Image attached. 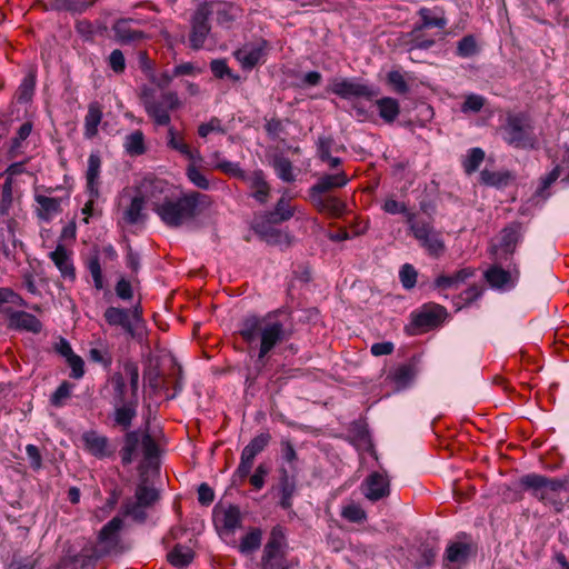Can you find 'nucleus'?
I'll use <instances>...</instances> for the list:
<instances>
[{"instance_id":"nucleus-19","label":"nucleus","mask_w":569,"mask_h":569,"mask_svg":"<svg viewBox=\"0 0 569 569\" xmlns=\"http://www.w3.org/2000/svg\"><path fill=\"white\" fill-rule=\"evenodd\" d=\"M133 19H119L112 27L116 40L121 44H129L146 38V33L141 30L132 29Z\"/></svg>"},{"instance_id":"nucleus-41","label":"nucleus","mask_w":569,"mask_h":569,"mask_svg":"<svg viewBox=\"0 0 569 569\" xmlns=\"http://www.w3.org/2000/svg\"><path fill=\"white\" fill-rule=\"evenodd\" d=\"M139 443L140 439L137 432L132 431L126 435L124 446L121 450V459L123 465H129L132 461Z\"/></svg>"},{"instance_id":"nucleus-17","label":"nucleus","mask_w":569,"mask_h":569,"mask_svg":"<svg viewBox=\"0 0 569 569\" xmlns=\"http://www.w3.org/2000/svg\"><path fill=\"white\" fill-rule=\"evenodd\" d=\"M475 273L476 269L467 267L452 274H440L435 279L433 288L439 292L448 289H457L461 283H465L469 278H472Z\"/></svg>"},{"instance_id":"nucleus-40","label":"nucleus","mask_w":569,"mask_h":569,"mask_svg":"<svg viewBox=\"0 0 569 569\" xmlns=\"http://www.w3.org/2000/svg\"><path fill=\"white\" fill-rule=\"evenodd\" d=\"M483 289L481 287L472 284L455 298L453 305L458 310H460L465 306H468L480 298Z\"/></svg>"},{"instance_id":"nucleus-7","label":"nucleus","mask_w":569,"mask_h":569,"mask_svg":"<svg viewBox=\"0 0 569 569\" xmlns=\"http://www.w3.org/2000/svg\"><path fill=\"white\" fill-rule=\"evenodd\" d=\"M212 14L211 6L208 2L200 3L191 18V31L189 34V46L193 50L203 47L210 30V17Z\"/></svg>"},{"instance_id":"nucleus-27","label":"nucleus","mask_w":569,"mask_h":569,"mask_svg":"<svg viewBox=\"0 0 569 569\" xmlns=\"http://www.w3.org/2000/svg\"><path fill=\"white\" fill-rule=\"evenodd\" d=\"M416 369L411 363H402L388 373V379L396 385L398 389L406 388L415 378Z\"/></svg>"},{"instance_id":"nucleus-54","label":"nucleus","mask_w":569,"mask_h":569,"mask_svg":"<svg viewBox=\"0 0 569 569\" xmlns=\"http://www.w3.org/2000/svg\"><path fill=\"white\" fill-rule=\"evenodd\" d=\"M256 457L243 451L241 452L240 462L236 469L234 476L240 479H246L253 467Z\"/></svg>"},{"instance_id":"nucleus-15","label":"nucleus","mask_w":569,"mask_h":569,"mask_svg":"<svg viewBox=\"0 0 569 569\" xmlns=\"http://www.w3.org/2000/svg\"><path fill=\"white\" fill-rule=\"evenodd\" d=\"M446 308L440 305L425 306L412 319V325L418 329H429L438 326L446 318Z\"/></svg>"},{"instance_id":"nucleus-16","label":"nucleus","mask_w":569,"mask_h":569,"mask_svg":"<svg viewBox=\"0 0 569 569\" xmlns=\"http://www.w3.org/2000/svg\"><path fill=\"white\" fill-rule=\"evenodd\" d=\"M34 200L37 202L36 213L39 220L49 222L58 217L62 211L61 198L47 197L36 193Z\"/></svg>"},{"instance_id":"nucleus-2","label":"nucleus","mask_w":569,"mask_h":569,"mask_svg":"<svg viewBox=\"0 0 569 569\" xmlns=\"http://www.w3.org/2000/svg\"><path fill=\"white\" fill-rule=\"evenodd\" d=\"M296 213H300V208L291 204L290 197L284 191L272 211L253 219L252 230L267 246H291L288 233L278 229L274 224L290 220Z\"/></svg>"},{"instance_id":"nucleus-39","label":"nucleus","mask_w":569,"mask_h":569,"mask_svg":"<svg viewBox=\"0 0 569 569\" xmlns=\"http://www.w3.org/2000/svg\"><path fill=\"white\" fill-rule=\"evenodd\" d=\"M262 531L259 528H252L244 535L240 541L239 550L242 553H250L257 550L261 545Z\"/></svg>"},{"instance_id":"nucleus-38","label":"nucleus","mask_w":569,"mask_h":569,"mask_svg":"<svg viewBox=\"0 0 569 569\" xmlns=\"http://www.w3.org/2000/svg\"><path fill=\"white\" fill-rule=\"evenodd\" d=\"M122 528V520L119 517H114L109 522H107L99 533L100 542L107 545H113L117 542L119 531Z\"/></svg>"},{"instance_id":"nucleus-23","label":"nucleus","mask_w":569,"mask_h":569,"mask_svg":"<svg viewBox=\"0 0 569 569\" xmlns=\"http://www.w3.org/2000/svg\"><path fill=\"white\" fill-rule=\"evenodd\" d=\"M86 449L98 458L108 457L111 452L108 446V439L94 431H88L82 437Z\"/></svg>"},{"instance_id":"nucleus-52","label":"nucleus","mask_w":569,"mask_h":569,"mask_svg":"<svg viewBox=\"0 0 569 569\" xmlns=\"http://www.w3.org/2000/svg\"><path fill=\"white\" fill-rule=\"evenodd\" d=\"M478 52V46L473 36L463 37L457 46V56L461 58H469Z\"/></svg>"},{"instance_id":"nucleus-50","label":"nucleus","mask_w":569,"mask_h":569,"mask_svg":"<svg viewBox=\"0 0 569 569\" xmlns=\"http://www.w3.org/2000/svg\"><path fill=\"white\" fill-rule=\"evenodd\" d=\"M341 517L350 522L361 523L367 519V513L359 505L351 502L342 508Z\"/></svg>"},{"instance_id":"nucleus-20","label":"nucleus","mask_w":569,"mask_h":569,"mask_svg":"<svg viewBox=\"0 0 569 569\" xmlns=\"http://www.w3.org/2000/svg\"><path fill=\"white\" fill-rule=\"evenodd\" d=\"M101 158L98 152H91L86 171L87 192L92 198L99 197Z\"/></svg>"},{"instance_id":"nucleus-61","label":"nucleus","mask_w":569,"mask_h":569,"mask_svg":"<svg viewBox=\"0 0 569 569\" xmlns=\"http://www.w3.org/2000/svg\"><path fill=\"white\" fill-rule=\"evenodd\" d=\"M88 269L93 279L96 289H98V290L103 289L104 283H103L102 270H101V266H100L98 258L94 257L89 260Z\"/></svg>"},{"instance_id":"nucleus-1","label":"nucleus","mask_w":569,"mask_h":569,"mask_svg":"<svg viewBox=\"0 0 569 569\" xmlns=\"http://www.w3.org/2000/svg\"><path fill=\"white\" fill-rule=\"evenodd\" d=\"M239 335L247 343L259 340L258 358L261 360L276 346L289 340L292 336V330L287 326L283 312L276 310L262 317L253 316L244 319Z\"/></svg>"},{"instance_id":"nucleus-62","label":"nucleus","mask_w":569,"mask_h":569,"mask_svg":"<svg viewBox=\"0 0 569 569\" xmlns=\"http://www.w3.org/2000/svg\"><path fill=\"white\" fill-rule=\"evenodd\" d=\"M68 366L71 368L70 377L73 379H81L84 376V361L78 355H72L66 359Z\"/></svg>"},{"instance_id":"nucleus-33","label":"nucleus","mask_w":569,"mask_h":569,"mask_svg":"<svg viewBox=\"0 0 569 569\" xmlns=\"http://www.w3.org/2000/svg\"><path fill=\"white\" fill-rule=\"evenodd\" d=\"M217 519L228 531H233L237 528H240L242 521L240 509L237 506H229L223 509L217 515Z\"/></svg>"},{"instance_id":"nucleus-46","label":"nucleus","mask_w":569,"mask_h":569,"mask_svg":"<svg viewBox=\"0 0 569 569\" xmlns=\"http://www.w3.org/2000/svg\"><path fill=\"white\" fill-rule=\"evenodd\" d=\"M485 159V152L480 148H472L468 151L463 160L465 171L470 174L478 170Z\"/></svg>"},{"instance_id":"nucleus-12","label":"nucleus","mask_w":569,"mask_h":569,"mask_svg":"<svg viewBox=\"0 0 569 569\" xmlns=\"http://www.w3.org/2000/svg\"><path fill=\"white\" fill-rule=\"evenodd\" d=\"M133 319H140L141 311L138 307L130 311L128 309L108 307L103 313L106 322L111 327H121L131 337L134 336V329L131 321Z\"/></svg>"},{"instance_id":"nucleus-51","label":"nucleus","mask_w":569,"mask_h":569,"mask_svg":"<svg viewBox=\"0 0 569 569\" xmlns=\"http://www.w3.org/2000/svg\"><path fill=\"white\" fill-rule=\"evenodd\" d=\"M210 70L216 78L222 79L224 77L231 78L233 81H239L240 77L234 74L228 67L224 59H213L210 62Z\"/></svg>"},{"instance_id":"nucleus-63","label":"nucleus","mask_w":569,"mask_h":569,"mask_svg":"<svg viewBox=\"0 0 569 569\" xmlns=\"http://www.w3.org/2000/svg\"><path fill=\"white\" fill-rule=\"evenodd\" d=\"M388 83L397 93H407L409 90L405 77L399 71H390L388 73Z\"/></svg>"},{"instance_id":"nucleus-53","label":"nucleus","mask_w":569,"mask_h":569,"mask_svg":"<svg viewBox=\"0 0 569 569\" xmlns=\"http://www.w3.org/2000/svg\"><path fill=\"white\" fill-rule=\"evenodd\" d=\"M508 174L490 171V170H482L480 173L481 182L487 186H493V187H501L507 183L508 181Z\"/></svg>"},{"instance_id":"nucleus-11","label":"nucleus","mask_w":569,"mask_h":569,"mask_svg":"<svg viewBox=\"0 0 569 569\" xmlns=\"http://www.w3.org/2000/svg\"><path fill=\"white\" fill-rule=\"evenodd\" d=\"M483 277L492 289L507 291L512 289L518 282L519 270L517 268L506 270L495 264L483 272Z\"/></svg>"},{"instance_id":"nucleus-28","label":"nucleus","mask_w":569,"mask_h":569,"mask_svg":"<svg viewBox=\"0 0 569 569\" xmlns=\"http://www.w3.org/2000/svg\"><path fill=\"white\" fill-rule=\"evenodd\" d=\"M102 119V109L98 102H91L84 117V137L92 139L98 133V127Z\"/></svg>"},{"instance_id":"nucleus-25","label":"nucleus","mask_w":569,"mask_h":569,"mask_svg":"<svg viewBox=\"0 0 569 569\" xmlns=\"http://www.w3.org/2000/svg\"><path fill=\"white\" fill-rule=\"evenodd\" d=\"M310 198L318 210L321 212H327L332 216H340L345 211V203L336 197L310 194Z\"/></svg>"},{"instance_id":"nucleus-44","label":"nucleus","mask_w":569,"mask_h":569,"mask_svg":"<svg viewBox=\"0 0 569 569\" xmlns=\"http://www.w3.org/2000/svg\"><path fill=\"white\" fill-rule=\"evenodd\" d=\"M167 127V147L173 151L179 152L180 154L187 151L186 148L188 143L184 141L183 134L170 124Z\"/></svg>"},{"instance_id":"nucleus-3","label":"nucleus","mask_w":569,"mask_h":569,"mask_svg":"<svg viewBox=\"0 0 569 569\" xmlns=\"http://www.w3.org/2000/svg\"><path fill=\"white\" fill-rule=\"evenodd\" d=\"M207 196L192 191L177 199H166L156 207L160 219L170 227H179L194 219Z\"/></svg>"},{"instance_id":"nucleus-31","label":"nucleus","mask_w":569,"mask_h":569,"mask_svg":"<svg viewBox=\"0 0 569 569\" xmlns=\"http://www.w3.org/2000/svg\"><path fill=\"white\" fill-rule=\"evenodd\" d=\"M193 558L194 552L192 549L181 545L174 546L173 549L167 555L169 563L177 568L187 567L192 562Z\"/></svg>"},{"instance_id":"nucleus-22","label":"nucleus","mask_w":569,"mask_h":569,"mask_svg":"<svg viewBox=\"0 0 569 569\" xmlns=\"http://www.w3.org/2000/svg\"><path fill=\"white\" fill-rule=\"evenodd\" d=\"M10 327L19 330H26L32 333H39L42 329L40 320L26 311H16L10 316Z\"/></svg>"},{"instance_id":"nucleus-47","label":"nucleus","mask_w":569,"mask_h":569,"mask_svg":"<svg viewBox=\"0 0 569 569\" xmlns=\"http://www.w3.org/2000/svg\"><path fill=\"white\" fill-rule=\"evenodd\" d=\"M271 440V435L269 432H261L242 449L243 451L257 457L260 452H262L266 447L269 445Z\"/></svg>"},{"instance_id":"nucleus-13","label":"nucleus","mask_w":569,"mask_h":569,"mask_svg":"<svg viewBox=\"0 0 569 569\" xmlns=\"http://www.w3.org/2000/svg\"><path fill=\"white\" fill-rule=\"evenodd\" d=\"M284 545V535L280 527L271 530L268 542L264 546L261 565L263 569H273V561L282 558V548Z\"/></svg>"},{"instance_id":"nucleus-37","label":"nucleus","mask_w":569,"mask_h":569,"mask_svg":"<svg viewBox=\"0 0 569 569\" xmlns=\"http://www.w3.org/2000/svg\"><path fill=\"white\" fill-rule=\"evenodd\" d=\"M408 38L409 40L407 41V44L409 46V51L415 49L428 50L435 44V40L426 37L423 34V29L418 26L408 33Z\"/></svg>"},{"instance_id":"nucleus-43","label":"nucleus","mask_w":569,"mask_h":569,"mask_svg":"<svg viewBox=\"0 0 569 569\" xmlns=\"http://www.w3.org/2000/svg\"><path fill=\"white\" fill-rule=\"evenodd\" d=\"M74 385L69 381H63L56 389L50 398V403L53 407L60 408L63 407L67 400L71 397Z\"/></svg>"},{"instance_id":"nucleus-14","label":"nucleus","mask_w":569,"mask_h":569,"mask_svg":"<svg viewBox=\"0 0 569 569\" xmlns=\"http://www.w3.org/2000/svg\"><path fill=\"white\" fill-rule=\"evenodd\" d=\"M389 486L390 482L386 475L372 472L367 477L362 485L363 495L370 501H378L389 496Z\"/></svg>"},{"instance_id":"nucleus-58","label":"nucleus","mask_w":569,"mask_h":569,"mask_svg":"<svg viewBox=\"0 0 569 569\" xmlns=\"http://www.w3.org/2000/svg\"><path fill=\"white\" fill-rule=\"evenodd\" d=\"M485 101L486 100L482 96L475 93L468 94L461 106V111L463 113L479 112L485 106Z\"/></svg>"},{"instance_id":"nucleus-60","label":"nucleus","mask_w":569,"mask_h":569,"mask_svg":"<svg viewBox=\"0 0 569 569\" xmlns=\"http://www.w3.org/2000/svg\"><path fill=\"white\" fill-rule=\"evenodd\" d=\"M417 271L411 264L402 266L400 270V281L406 289H411L417 282Z\"/></svg>"},{"instance_id":"nucleus-6","label":"nucleus","mask_w":569,"mask_h":569,"mask_svg":"<svg viewBox=\"0 0 569 569\" xmlns=\"http://www.w3.org/2000/svg\"><path fill=\"white\" fill-rule=\"evenodd\" d=\"M142 103L147 114L157 126H169L170 112L179 109L182 104L177 92L166 91L157 98L151 89L143 90Z\"/></svg>"},{"instance_id":"nucleus-21","label":"nucleus","mask_w":569,"mask_h":569,"mask_svg":"<svg viewBox=\"0 0 569 569\" xmlns=\"http://www.w3.org/2000/svg\"><path fill=\"white\" fill-rule=\"evenodd\" d=\"M249 187L253 190L252 197L261 204L268 201L270 194V186L267 182L264 174L261 170H256L247 174L243 179Z\"/></svg>"},{"instance_id":"nucleus-4","label":"nucleus","mask_w":569,"mask_h":569,"mask_svg":"<svg viewBox=\"0 0 569 569\" xmlns=\"http://www.w3.org/2000/svg\"><path fill=\"white\" fill-rule=\"evenodd\" d=\"M505 142L519 149H538L531 120L523 113L508 114L500 128Z\"/></svg>"},{"instance_id":"nucleus-9","label":"nucleus","mask_w":569,"mask_h":569,"mask_svg":"<svg viewBox=\"0 0 569 569\" xmlns=\"http://www.w3.org/2000/svg\"><path fill=\"white\" fill-rule=\"evenodd\" d=\"M146 199L141 192L133 196L129 191H124L119 200L120 221L126 226L138 224L144 219Z\"/></svg>"},{"instance_id":"nucleus-42","label":"nucleus","mask_w":569,"mask_h":569,"mask_svg":"<svg viewBox=\"0 0 569 569\" xmlns=\"http://www.w3.org/2000/svg\"><path fill=\"white\" fill-rule=\"evenodd\" d=\"M421 23L417 24L418 27H421V29L426 28H439L443 29L447 26V19L442 16H435L432 14L431 10L427 8H422L419 11Z\"/></svg>"},{"instance_id":"nucleus-30","label":"nucleus","mask_w":569,"mask_h":569,"mask_svg":"<svg viewBox=\"0 0 569 569\" xmlns=\"http://www.w3.org/2000/svg\"><path fill=\"white\" fill-rule=\"evenodd\" d=\"M280 472V506L283 509H289L292 506V498L296 492V482L289 477L286 469H281Z\"/></svg>"},{"instance_id":"nucleus-5","label":"nucleus","mask_w":569,"mask_h":569,"mask_svg":"<svg viewBox=\"0 0 569 569\" xmlns=\"http://www.w3.org/2000/svg\"><path fill=\"white\" fill-rule=\"evenodd\" d=\"M566 481L557 478H548L538 473H528L520 479V485L532 497L545 505L553 506L560 510V493L566 489Z\"/></svg>"},{"instance_id":"nucleus-32","label":"nucleus","mask_w":569,"mask_h":569,"mask_svg":"<svg viewBox=\"0 0 569 569\" xmlns=\"http://www.w3.org/2000/svg\"><path fill=\"white\" fill-rule=\"evenodd\" d=\"M50 258L60 270L63 278L74 279L76 272L70 251H50Z\"/></svg>"},{"instance_id":"nucleus-36","label":"nucleus","mask_w":569,"mask_h":569,"mask_svg":"<svg viewBox=\"0 0 569 569\" xmlns=\"http://www.w3.org/2000/svg\"><path fill=\"white\" fill-rule=\"evenodd\" d=\"M408 223L415 237L421 241V246H428L432 238V228L425 221H419L415 214L408 213Z\"/></svg>"},{"instance_id":"nucleus-34","label":"nucleus","mask_w":569,"mask_h":569,"mask_svg":"<svg viewBox=\"0 0 569 569\" xmlns=\"http://www.w3.org/2000/svg\"><path fill=\"white\" fill-rule=\"evenodd\" d=\"M376 106L379 111V116L386 122H392L400 113V106L398 101L393 98H381L376 101Z\"/></svg>"},{"instance_id":"nucleus-49","label":"nucleus","mask_w":569,"mask_h":569,"mask_svg":"<svg viewBox=\"0 0 569 569\" xmlns=\"http://www.w3.org/2000/svg\"><path fill=\"white\" fill-rule=\"evenodd\" d=\"M213 169L220 170L230 177L243 180L248 173H246L238 162L229 160H219L213 162Z\"/></svg>"},{"instance_id":"nucleus-10","label":"nucleus","mask_w":569,"mask_h":569,"mask_svg":"<svg viewBox=\"0 0 569 569\" xmlns=\"http://www.w3.org/2000/svg\"><path fill=\"white\" fill-rule=\"evenodd\" d=\"M268 43L264 40L258 42H248L233 51V57L240 63L242 69L251 70L259 63L264 62Z\"/></svg>"},{"instance_id":"nucleus-64","label":"nucleus","mask_w":569,"mask_h":569,"mask_svg":"<svg viewBox=\"0 0 569 569\" xmlns=\"http://www.w3.org/2000/svg\"><path fill=\"white\" fill-rule=\"evenodd\" d=\"M109 67L116 73H122L126 69V59L121 50L114 49L108 58Z\"/></svg>"},{"instance_id":"nucleus-24","label":"nucleus","mask_w":569,"mask_h":569,"mask_svg":"<svg viewBox=\"0 0 569 569\" xmlns=\"http://www.w3.org/2000/svg\"><path fill=\"white\" fill-rule=\"evenodd\" d=\"M348 179L345 172L340 171L335 174H326L321 177L317 183L310 188V194H322L333 188H341L346 186Z\"/></svg>"},{"instance_id":"nucleus-57","label":"nucleus","mask_w":569,"mask_h":569,"mask_svg":"<svg viewBox=\"0 0 569 569\" xmlns=\"http://www.w3.org/2000/svg\"><path fill=\"white\" fill-rule=\"evenodd\" d=\"M140 443H141L143 457L146 460L150 461L158 457V455H159L158 445L150 435H148V433L143 435Z\"/></svg>"},{"instance_id":"nucleus-26","label":"nucleus","mask_w":569,"mask_h":569,"mask_svg":"<svg viewBox=\"0 0 569 569\" xmlns=\"http://www.w3.org/2000/svg\"><path fill=\"white\" fill-rule=\"evenodd\" d=\"M123 150L130 157H138L147 151L144 134L141 130H134L123 138Z\"/></svg>"},{"instance_id":"nucleus-8","label":"nucleus","mask_w":569,"mask_h":569,"mask_svg":"<svg viewBox=\"0 0 569 569\" xmlns=\"http://www.w3.org/2000/svg\"><path fill=\"white\" fill-rule=\"evenodd\" d=\"M328 90L346 100L359 98L371 100L377 94L373 87L355 78H336L331 81Z\"/></svg>"},{"instance_id":"nucleus-35","label":"nucleus","mask_w":569,"mask_h":569,"mask_svg":"<svg viewBox=\"0 0 569 569\" xmlns=\"http://www.w3.org/2000/svg\"><path fill=\"white\" fill-rule=\"evenodd\" d=\"M271 166L279 179L284 182H292L296 179L291 161L283 156H274Z\"/></svg>"},{"instance_id":"nucleus-48","label":"nucleus","mask_w":569,"mask_h":569,"mask_svg":"<svg viewBox=\"0 0 569 569\" xmlns=\"http://www.w3.org/2000/svg\"><path fill=\"white\" fill-rule=\"evenodd\" d=\"M186 174L189 181L197 188L202 190L210 189V182L208 178L200 171V169L193 163H189L186 169Z\"/></svg>"},{"instance_id":"nucleus-56","label":"nucleus","mask_w":569,"mask_h":569,"mask_svg":"<svg viewBox=\"0 0 569 569\" xmlns=\"http://www.w3.org/2000/svg\"><path fill=\"white\" fill-rule=\"evenodd\" d=\"M12 203V179L7 177L1 190V199H0V212L2 214L8 213Z\"/></svg>"},{"instance_id":"nucleus-18","label":"nucleus","mask_w":569,"mask_h":569,"mask_svg":"<svg viewBox=\"0 0 569 569\" xmlns=\"http://www.w3.org/2000/svg\"><path fill=\"white\" fill-rule=\"evenodd\" d=\"M471 552V545L460 541L450 542L443 558V569H457L453 565L466 563Z\"/></svg>"},{"instance_id":"nucleus-59","label":"nucleus","mask_w":569,"mask_h":569,"mask_svg":"<svg viewBox=\"0 0 569 569\" xmlns=\"http://www.w3.org/2000/svg\"><path fill=\"white\" fill-rule=\"evenodd\" d=\"M212 132H218V133L224 132L220 119H218L216 117H212L208 122L201 123L198 127V134L201 138H206Z\"/></svg>"},{"instance_id":"nucleus-55","label":"nucleus","mask_w":569,"mask_h":569,"mask_svg":"<svg viewBox=\"0 0 569 569\" xmlns=\"http://www.w3.org/2000/svg\"><path fill=\"white\" fill-rule=\"evenodd\" d=\"M136 410L130 406L118 407L114 411V421L117 425L128 428L131 425Z\"/></svg>"},{"instance_id":"nucleus-45","label":"nucleus","mask_w":569,"mask_h":569,"mask_svg":"<svg viewBox=\"0 0 569 569\" xmlns=\"http://www.w3.org/2000/svg\"><path fill=\"white\" fill-rule=\"evenodd\" d=\"M134 497L136 500L140 502V505L150 507L158 500L159 495L154 488L141 483L137 487Z\"/></svg>"},{"instance_id":"nucleus-29","label":"nucleus","mask_w":569,"mask_h":569,"mask_svg":"<svg viewBox=\"0 0 569 569\" xmlns=\"http://www.w3.org/2000/svg\"><path fill=\"white\" fill-rule=\"evenodd\" d=\"M522 238V228L519 223H512L501 230L498 237V247L500 249H508L517 247Z\"/></svg>"}]
</instances>
